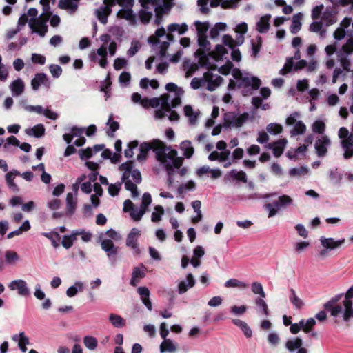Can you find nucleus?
<instances>
[{"label": "nucleus", "mask_w": 353, "mask_h": 353, "mask_svg": "<svg viewBox=\"0 0 353 353\" xmlns=\"http://www.w3.org/2000/svg\"><path fill=\"white\" fill-rule=\"evenodd\" d=\"M109 321L112 325L116 328H121L125 326L126 321L120 315L116 314H110L109 316Z\"/></svg>", "instance_id": "c9c22d12"}, {"label": "nucleus", "mask_w": 353, "mask_h": 353, "mask_svg": "<svg viewBox=\"0 0 353 353\" xmlns=\"http://www.w3.org/2000/svg\"><path fill=\"white\" fill-rule=\"evenodd\" d=\"M110 9L108 6L101 7L96 10L95 13L99 21L103 24L108 21V16L110 14Z\"/></svg>", "instance_id": "4c0bfd02"}, {"label": "nucleus", "mask_w": 353, "mask_h": 353, "mask_svg": "<svg viewBox=\"0 0 353 353\" xmlns=\"http://www.w3.org/2000/svg\"><path fill=\"white\" fill-rule=\"evenodd\" d=\"M343 296V294L335 295L323 305L325 310L329 312L330 315L333 317H337L341 315L343 318L346 310H347L350 306H352V301L343 300L341 303H339Z\"/></svg>", "instance_id": "20e7f679"}, {"label": "nucleus", "mask_w": 353, "mask_h": 353, "mask_svg": "<svg viewBox=\"0 0 353 353\" xmlns=\"http://www.w3.org/2000/svg\"><path fill=\"white\" fill-rule=\"evenodd\" d=\"M76 239L78 236H81V240L83 242H89L92 239V234L89 232H86L85 230L79 229L74 230Z\"/></svg>", "instance_id": "680f3d73"}, {"label": "nucleus", "mask_w": 353, "mask_h": 353, "mask_svg": "<svg viewBox=\"0 0 353 353\" xmlns=\"http://www.w3.org/2000/svg\"><path fill=\"white\" fill-rule=\"evenodd\" d=\"M74 241H76V238L73 230L70 235H64L63 236L61 244L65 248L69 249L72 246Z\"/></svg>", "instance_id": "4d7b16f0"}, {"label": "nucleus", "mask_w": 353, "mask_h": 353, "mask_svg": "<svg viewBox=\"0 0 353 353\" xmlns=\"http://www.w3.org/2000/svg\"><path fill=\"white\" fill-rule=\"evenodd\" d=\"M188 26L186 23H171L168 26V31L173 32L177 31L179 34H183L188 31Z\"/></svg>", "instance_id": "37998d69"}, {"label": "nucleus", "mask_w": 353, "mask_h": 353, "mask_svg": "<svg viewBox=\"0 0 353 353\" xmlns=\"http://www.w3.org/2000/svg\"><path fill=\"white\" fill-rule=\"evenodd\" d=\"M203 77L205 85V87L209 91H214L223 81L221 76L214 74L211 70L205 72Z\"/></svg>", "instance_id": "f8f14e48"}, {"label": "nucleus", "mask_w": 353, "mask_h": 353, "mask_svg": "<svg viewBox=\"0 0 353 353\" xmlns=\"http://www.w3.org/2000/svg\"><path fill=\"white\" fill-rule=\"evenodd\" d=\"M101 248L107 252V256L110 261L111 265H114L116 263L115 256L118 252V248L114 245L110 239H104L101 243Z\"/></svg>", "instance_id": "4468645a"}, {"label": "nucleus", "mask_w": 353, "mask_h": 353, "mask_svg": "<svg viewBox=\"0 0 353 353\" xmlns=\"http://www.w3.org/2000/svg\"><path fill=\"white\" fill-rule=\"evenodd\" d=\"M181 150L183 152V155L186 158H190L194 152V148L190 141L185 140L181 142L180 145Z\"/></svg>", "instance_id": "79ce46f5"}, {"label": "nucleus", "mask_w": 353, "mask_h": 353, "mask_svg": "<svg viewBox=\"0 0 353 353\" xmlns=\"http://www.w3.org/2000/svg\"><path fill=\"white\" fill-rule=\"evenodd\" d=\"M184 69L186 70L185 77H190L198 70V65L195 63H192L190 61H186L183 65Z\"/></svg>", "instance_id": "0e129e2a"}, {"label": "nucleus", "mask_w": 353, "mask_h": 353, "mask_svg": "<svg viewBox=\"0 0 353 353\" xmlns=\"http://www.w3.org/2000/svg\"><path fill=\"white\" fill-rule=\"evenodd\" d=\"M41 85H43L47 89H50L51 86L50 80L44 73L36 74L31 81V86L34 90H38Z\"/></svg>", "instance_id": "2eb2a0df"}, {"label": "nucleus", "mask_w": 353, "mask_h": 353, "mask_svg": "<svg viewBox=\"0 0 353 353\" xmlns=\"http://www.w3.org/2000/svg\"><path fill=\"white\" fill-rule=\"evenodd\" d=\"M107 55V48L103 45L96 51H92L89 54V58L92 61H97L98 60V57H100L101 59L99 61V65L103 68H105L108 65Z\"/></svg>", "instance_id": "ddd939ff"}, {"label": "nucleus", "mask_w": 353, "mask_h": 353, "mask_svg": "<svg viewBox=\"0 0 353 353\" xmlns=\"http://www.w3.org/2000/svg\"><path fill=\"white\" fill-rule=\"evenodd\" d=\"M288 141L285 139H281L272 143H269L265 146L268 149H272L275 157H279L283 152Z\"/></svg>", "instance_id": "5701e85b"}, {"label": "nucleus", "mask_w": 353, "mask_h": 353, "mask_svg": "<svg viewBox=\"0 0 353 353\" xmlns=\"http://www.w3.org/2000/svg\"><path fill=\"white\" fill-rule=\"evenodd\" d=\"M152 2V6H159L163 7L164 9L170 10L173 6L174 0H150Z\"/></svg>", "instance_id": "e2e57ef3"}, {"label": "nucleus", "mask_w": 353, "mask_h": 353, "mask_svg": "<svg viewBox=\"0 0 353 353\" xmlns=\"http://www.w3.org/2000/svg\"><path fill=\"white\" fill-rule=\"evenodd\" d=\"M164 214V209L161 205H156L154 211L152 213L151 221L157 223L161 220V216Z\"/></svg>", "instance_id": "6e6d98bb"}, {"label": "nucleus", "mask_w": 353, "mask_h": 353, "mask_svg": "<svg viewBox=\"0 0 353 353\" xmlns=\"http://www.w3.org/2000/svg\"><path fill=\"white\" fill-rule=\"evenodd\" d=\"M146 268L143 264L138 267H134L132 270V278L130 279V285L132 286H137L140 280L145 277L146 272Z\"/></svg>", "instance_id": "b1692460"}, {"label": "nucleus", "mask_w": 353, "mask_h": 353, "mask_svg": "<svg viewBox=\"0 0 353 353\" xmlns=\"http://www.w3.org/2000/svg\"><path fill=\"white\" fill-rule=\"evenodd\" d=\"M177 350V344L174 343L172 340L168 339L160 345V351L161 353H175Z\"/></svg>", "instance_id": "473e14b6"}, {"label": "nucleus", "mask_w": 353, "mask_h": 353, "mask_svg": "<svg viewBox=\"0 0 353 353\" xmlns=\"http://www.w3.org/2000/svg\"><path fill=\"white\" fill-rule=\"evenodd\" d=\"M199 49L195 52V56L199 59L201 63H204L207 59V53L210 52V43L207 39V37H197Z\"/></svg>", "instance_id": "9b49d317"}, {"label": "nucleus", "mask_w": 353, "mask_h": 353, "mask_svg": "<svg viewBox=\"0 0 353 353\" xmlns=\"http://www.w3.org/2000/svg\"><path fill=\"white\" fill-rule=\"evenodd\" d=\"M289 300L296 309L301 310L304 306L303 301L297 296L292 288L290 290Z\"/></svg>", "instance_id": "e433bc0d"}, {"label": "nucleus", "mask_w": 353, "mask_h": 353, "mask_svg": "<svg viewBox=\"0 0 353 353\" xmlns=\"http://www.w3.org/2000/svg\"><path fill=\"white\" fill-rule=\"evenodd\" d=\"M230 154V151H222L217 152L213 151L208 155V159L210 161H219V162H224L228 159Z\"/></svg>", "instance_id": "f704fd0d"}, {"label": "nucleus", "mask_w": 353, "mask_h": 353, "mask_svg": "<svg viewBox=\"0 0 353 353\" xmlns=\"http://www.w3.org/2000/svg\"><path fill=\"white\" fill-rule=\"evenodd\" d=\"M301 58L299 50H297L294 53L293 57H288L286 59L285 63L283 68H281L279 73L281 75H285L293 70L294 59L299 60Z\"/></svg>", "instance_id": "a878e982"}, {"label": "nucleus", "mask_w": 353, "mask_h": 353, "mask_svg": "<svg viewBox=\"0 0 353 353\" xmlns=\"http://www.w3.org/2000/svg\"><path fill=\"white\" fill-rule=\"evenodd\" d=\"M152 203V197L150 193L145 192L142 196V203L139 208H134L130 213L131 218L135 221H140L148 210V206Z\"/></svg>", "instance_id": "9d476101"}, {"label": "nucleus", "mask_w": 353, "mask_h": 353, "mask_svg": "<svg viewBox=\"0 0 353 353\" xmlns=\"http://www.w3.org/2000/svg\"><path fill=\"white\" fill-rule=\"evenodd\" d=\"M293 203V199L288 195H281L272 203L264 205L263 208L268 212V217L272 218L279 214L281 210L287 208Z\"/></svg>", "instance_id": "39448f33"}, {"label": "nucleus", "mask_w": 353, "mask_h": 353, "mask_svg": "<svg viewBox=\"0 0 353 353\" xmlns=\"http://www.w3.org/2000/svg\"><path fill=\"white\" fill-rule=\"evenodd\" d=\"M270 14H265L262 16L256 24V30L261 34L267 32L270 27Z\"/></svg>", "instance_id": "cd10ccee"}, {"label": "nucleus", "mask_w": 353, "mask_h": 353, "mask_svg": "<svg viewBox=\"0 0 353 353\" xmlns=\"http://www.w3.org/2000/svg\"><path fill=\"white\" fill-rule=\"evenodd\" d=\"M337 11L333 7L327 6L322 14L321 21L326 26L334 24L337 21Z\"/></svg>", "instance_id": "aec40b11"}, {"label": "nucleus", "mask_w": 353, "mask_h": 353, "mask_svg": "<svg viewBox=\"0 0 353 353\" xmlns=\"http://www.w3.org/2000/svg\"><path fill=\"white\" fill-rule=\"evenodd\" d=\"M195 285V280L192 274H188L186 279L181 281L178 284V292L179 294H184L189 288H192Z\"/></svg>", "instance_id": "393cba45"}, {"label": "nucleus", "mask_w": 353, "mask_h": 353, "mask_svg": "<svg viewBox=\"0 0 353 353\" xmlns=\"http://www.w3.org/2000/svg\"><path fill=\"white\" fill-rule=\"evenodd\" d=\"M42 235L46 237L47 239H50L52 243V245L57 248L59 247V243H57V240L54 239V236L57 237V239H59L60 236L57 232H43L42 233Z\"/></svg>", "instance_id": "338daca9"}, {"label": "nucleus", "mask_w": 353, "mask_h": 353, "mask_svg": "<svg viewBox=\"0 0 353 353\" xmlns=\"http://www.w3.org/2000/svg\"><path fill=\"white\" fill-rule=\"evenodd\" d=\"M319 241L323 249L318 253V256L321 259H324L329 256L330 251L338 249L342 246L344 244L345 239H341L339 240H334L333 238H327L323 236H321Z\"/></svg>", "instance_id": "423d86ee"}, {"label": "nucleus", "mask_w": 353, "mask_h": 353, "mask_svg": "<svg viewBox=\"0 0 353 353\" xmlns=\"http://www.w3.org/2000/svg\"><path fill=\"white\" fill-rule=\"evenodd\" d=\"M79 3L74 0H59L58 3L59 8L66 11L70 15L74 14L79 8Z\"/></svg>", "instance_id": "4be33fe9"}, {"label": "nucleus", "mask_w": 353, "mask_h": 353, "mask_svg": "<svg viewBox=\"0 0 353 353\" xmlns=\"http://www.w3.org/2000/svg\"><path fill=\"white\" fill-rule=\"evenodd\" d=\"M12 339L13 341L17 342L18 345H28L30 344L29 339L24 332L13 335Z\"/></svg>", "instance_id": "3c124183"}, {"label": "nucleus", "mask_w": 353, "mask_h": 353, "mask_svg": "<svg viewBox=\"0 0 353 353\" xmlns=\"http://www.w3.org/2000/svg\"><path fill=\"white\" fill-rule=\"evenodd\" d=\"M301 18H302V14L298 13L293 16L292 25L290 26V32L292 34H296L301 28Z\"/></svg>", "instance_id": "a19ab883"}, {"label": "nucleus", "mask_w": 353, "mask_h": 353, "mask_svg": "<svg viewBox=\"0 0 353 353\" xmlns=\"http://www.w3.org/2000/svg\"><path fill=\"white\" fill-rule=\"evenodd\" d=\"M139 294L141 296L142 303L145 305L148 310H152V305L150 300V290L147 287H139L137 289Z\"/></svg>", "instance_id": "c85d7f7f"}, {"label": "nucleus", "mask_w": 353, "mask_h": 353, "mask_svg": "<svg viewBox=\"0 0 353 353\" xmlns=\"http://www.w3.org/2000/svg\"><path fill=\"white\" fill-rule=\"evenodd\" d=\"M76 199L74 197L73 194L71 192L68 193L66 196V208L69 214H73L76 208Z\"/></svg>", "instance_id": "de8ad7c7"}, {"label": "nucleus", "mask_w": 353, "mask_h": 353, "mask_svg": "<svg viewBox=\"0 0 353 353\" xmlns=\"http://www.w3.org/2000/svg\"><path fill=\"white\" fill-rule=\"evenodd\" d=\"M84 345L90 350H94L98 345L97 339L92 336H85L83 338Z\"/></svg>", "instance_id": "864d4df0"}, {"label": "nucleus", "mask_w": 353, "mask_h": 353, "mask_svg": "<svg viewBox=\"0 0 353 353\" xmlns=\"http://www.w3.org/2000/svg\"><path fill=\"white\" fill-rule=\"evenodd\" d=\"M140 235V231L137 228H133L126 239V245L134 250L137 253L140 252L137 243V240Z\"/></svg>", "instance_id": "412c9836"}, {"label": "nucleus", "mask_w": 353, "mask_h": 353, "mask_svg": "<svg viewBox=\"0 0 353 353\" xmlns=\"http://www.w3.org/2000/svg\"><path fill=\"white\" fill-rule=\"evenodd\" d=\"M5 260L8 264H13L19 260V256L14 251L7 250L5 253Z\"/></svg>", "instance_id": "052dcab7"}, {"label": "nucleus", "mask_w": 353, "mask_h": 353, "mask_svg": "<svg viewBox=\"0 0 353 353\" xmlns=\"http://www.w3.org/2000/svg\"><path fill=\"white\" fill-rule=\"evenodd\" d=\"M25 132L28 136L40 138L44 135L45 128L43 124H37L32 128L26 129Z\"/></svg>", "instance_id": "72a5a7b5"}, {"label": "nucleus", "mask_w": 353, "mask_h": 353, "mask_svg": "<svg viewBox=\"0 0 353 353\" xmlns=\"http://www.w3.org/2000/svg\"><path fill=\"white\" fill-rule=\"evenodd\" d=\"M185 117L188 118L189 123L192 125L196 124L199 117V111H194L191 105H187L183 108Z\"/></svg>", "instance_id": "c756f323"}, {"label": "nucleus", "mask_w": 353, "mask_h": 353, "mask_svg": "<svg viewBox=\"0 0 353 353\" xmlns=\"http://www.w3.org/2000/svg\"><path fill=\"white\" fill-rule=\"evenodd\" d=\"M330 144L331 141L327 136H322L319 138L314 145L317 155L320 157L325 156Z\"/></svg>", "instance_id": "dca6fc26"}, {"label": "nucleus", "mask_w": 353, "mask_h": 353, "mask_svg": "<svg viewBox=\"0 0 353 353\" xmlns=\"http://www.w3.org/2000/svg\"><path fill=\"white\" fill-rule=\"evenodd\" d=\"M194 24L196 27L197 37H206V33L210 27L209 23L196 21Z\"/></svg>", "instance_id": "ea45409f"}, {"label": "nucleus", "mask_w": 353, "mask_h": 353, "mask_svg": "<svg viewBox=\"0 0 353 353\" xmlns=\"http://www.w3.org/2000/svg\"><path fill=\"white\" fill-rule=\"evenodd\" d=\"M8 288L11 290H17L19 295L28 296L30 295V290L27 283L22 279L14 280L8 284Z\"/></svg>", "instance_id": "a211bd4d"}, {"label": "nucleus", "mask_w": 353, "mask_h": 353, "mask_svg": "<svg viewBox=\"0 0 353 353\" xmlns=\"http://www.w3.org/2000/svg\"><path fill=\"white\" fill-rule=\"evenodd\" d=\"M353 52V38L349 39L342 48L336 52L338 61L344 70L349 72L350 70V61L348 59L349 55Z\"/></svg>", "instance_id": "0eeeda50"}, {"label": "nucleus", "mask_w": 353, "mask_h": 353, "mask_svg": "<svg viewBox=\"0 0 353 353\" xmlns=\"http://www.w3.org/2000/svg\"><path fill=\"white\" fill-rule=\"evenodd\" d=\"M150 150H153L157 160L168 172L172 171L174 168H179L183 164V159L177 156V151L159 139H154L151 143H142L139 146L137 161H145Z\"/></svg>", "instance_id": "f257e3e1"}, {"label": "nucleus", "mask_w": 353, "mask_h": 353, "mask_svg": "<svg viewBox=\"0 0 353 353\" xmlns=\"http://www.w3.org/2000/svg\"><path fill=\"white\" fill-rule=\"evenodd\" d=\"M229 175L231 178L236 179L239 181H241L243 183L247 182L246 173L242 170L238 171L236 169L231 170L229 172Z\"/></svg>", "instance_id": "8fccbe9b"}, {"label": "nucleus", "mask_w": 353, "mask_h": 353, "mask_svg": "<svg viewBox=\"0 0 353 353\" xmlns=\"http://www.w3.org/2000/svg\"><path fill=\"white\" fill-rule=\"evenodd\" d=\"M303 345V341L301 338H295L288 340L285 343V347L290 351L293 352L299 350Z\"/></svg>", "instance_id": "c03bdc74"}, {"label": "nucleus", "mask_w": 353, "mask_h": 353, "mask_svg": "<svg viewBox=\"0 0 353 353\" xmlns=\"http://www.w3.org/2000/svg\"><path fill=\"white\" fill-rule=\"evenodd\" d=\"M224 285L228 288H238L240 289H245L248 288V284L236 279H230L225 283Z\"/></svg>", "instance_id": "49530a36"}, {"label": "nucleus", "mask_w": 353, "mask_h": 353, "mask_svg": "<svg viewBox=\"0 0 353 353\" xmlns=\"http://www.w3.org/2000/svg\"><path fill=\"white\" fill-rule=\"evenodd\" d=\"M34 112L38 114H43L46 117L52 119V120H56L58 118V114L51 111L48 108H43L41 105H36V109L34 110Z\"/></svg>", "instance_id": "58836bf2"}, {"label": "nucleus", "mask_w": 353, "mask_h": 353, "mask_svg": "<svg viewBox=\"0 0 353 353\" xmlns=\"http://www.w3.org/2000/svg\"><path fill=\"white\" fill-rule=\"evenodd\" d=\"M119 170L123 172L121 179L125 188L131 192L132 198L138 197L139 192L136 184L141 182V172L138 170H132L131 162L122 163L119 166Z\"/></svg>", "instance_id": "f03ea898"}, {"label": "nucleus", "mask_w": 353, "mask_h": 353, "mask_svg": "<svg viewBox=\"0 0 353 353\" xmlns=\"http://www.w3.org/2000/svg\"><path fill=\"white\" fill-rule=\"evenodd\" d=\"M107 125H109L110 130L111 131L110 132L109 131L107 132L108 135L110 136V137H113L114 136V132L117 130H118V128L119 127V123L117 122V121H112V115H110L109 117L108 121L107 122Z\"/></svg>", "instance_id": "774afa93"}, {"label": "nucleus", "mask_w": 353, "mask_h": 353, "mask_svg": "<svg viewBox=\"0 0 353 353\" xmlns=\"http://www.w3.org/2000/svg\"><path fill=\"white\" fill-rule=\"evenodd\" d=\"M143 9L140 11L139 17L143 23H148L152 17V11L149 10L152 8V2L150 0H139Z\"/></svg>", "instance_id": "6ab92c4d"}, {"label": "nucleus", "mask_w": 353, "mask_h": 353, "mask_svg": "<svg viewBox=\"0 0 353 353\" xmlns=\"http://www.w3.org/2000/svg\"><path fill=\"white\" fill-rule=\"evenodd\" d=\"M241 0H211L210 6L215 8L219 5L223 8H234Z\"/></svg>", "instance_id": "7c9ffc66"}, {"label": "nucleus", "mask_w": 353, "mask_h": 353, "mask_svg": "<svg viewBox=\"0 0 353 353\" xmlns=\"http://www.w3.org/2000/svg\"><path fill=\"white\" fill-rule=\"evenodd\" d=\"M19 175H20V172L18 170H13L8 172L5 176V179H6L7 185L13 192H18L19 191V187L14 181V178L17 176H19Z\"/></svg>", "instance_id": "bb28decb"}, {"label": "nucleus", "mask_w": 353, "mask_h": 353, "mask_svg": "<svg viewBox=\"0 0 353 353\" xmlns=\"http://www.w3.org/2000/svg\"><path fill=\"white\" fill-rule=\"evenodd\" d=\"M83 289V283L81 281L75 282L74 285L68 288L66 294L69 297L74 296L78 291H82Z\"/></svg>", "instance_id": "603ef678"}, {"label": "nucleus", "mask_w": 353, "mask_h": 353, "mask_svg": "<svg viewBox=\"0 0 353 353\" xmlns=\"http://www.w3.org/2000/svg\"><path fill=\"white\" fill-rule=\"evenodd\" d=\"M249 114L248 113L236 114L234 112H227L224 114L223 126L226 128H240L248 121Z\"/></svg>", "instance_id": "1a4fd4ad"}, {"label": "nucleus", "mask_w": 353, "mask_h": 353, "mask_svg": "<svg viewBox=\"0 0 353 353\" xmlns=\"http://www.w3.org/2000/svg\"><path fill=\"white\" fill-rule=\"evenodd\" d=\"M268 132H269L271 134H278L282 132L283 131V127L281 125L276 123H270L266 127Z\"/></svg>", "instance_id": "69168bd1"}, {"label": "nucleus", "mask_w": 353, "mask_h": 353, "mask_svg": "<svg viewBox=\"0 0 353 353\" xmlns=\"http://www.w3.org/2000/svg\"><path fill=\"white\" fill-rule=\"evenodd\" d=\"M10 88L12 95L14 97H18L23 92L25 85L23 81L18 78L10 84Z\"/></svg>", "instance_id": "2f4dec72"}, {"label": "nucleus", "mask_w": 353, "mask_h": 353, "mask_svg": "<svg viewBox=\"0 0 353 353\" xmlns=\"http://www.w3.org/2000/svg\"><path fill=\"white\" fill-rule=\"evenodd\" d=\"M233 77L238 81V87L243 89L245 95L251 94L252 90H256L261 85V80L249 73L243 74L239 69L235 68L232 72Z\"/></svg>", "instance_id": "7ed1b4c3"}, {"label": "nucleus", "mask_w": 353, "mask_h": 353, "mask_svg": "<svg viewBox=\"0 0 353 353\" xmlns=\"http://www.w3.org/2000/svg\"><path fill=\"white\" fill-rule=\"evenodd\" d=\"M227 25L225 23H216L213 28L210 30V36L212 39L217 38L221 32L225 30Z\"/></svg>", "instance_id": "a18cd8bd"}, {"label": "nucleus", "mask_w": 353, "mask_h": 353, "mask_svg": "<svg viewBox=\"0 0 353 353\" xmlns=\"http://www.w3.org/2000/svg\"><path fill=\"white\" fill-rule=\"evenodd\" d=\"M162 105L164 106H166V112H167V117L170 121H176L179 119V114L175 111H171L170 110V99H163L162 101Z\"/></svg>", "instance_id": "09e8293b"}, {"label": "nucleus", "mask_w": 353, "mask_h": 353, "mask_svg": "<svg viewBox=\"0 0 353 353\" xmlns=\"http://www.w3.org/2000/svg\"><path fill=\"white\" fill-rule=\"evenodd\" d=\"M301 114L298 112L292 113L285 119V124L288 126L293 125L290 134L292 137L303 134L306 131V125L304 123L299 120Z\"/></svg>", "instance_id": "6e6552de"}, {"label": "nucleus", "mask_w": 353, "mask_h": 353, "mask_svg": "<svg viewBox=\"0 0 353 353\" xmlns=\"http://www.w3.org/2000/svg\"><path fill=\"white\" fill-rule=\"evenodd\" d=\"M152 8H154V12L156 14V19L154 20V23L157 26H159L161 23L163 21V14L168 12V10L163 8L162 6H152Z\"/></svg>", "instance_id": "5fc2aeb1"}, {"label": "nucleus", "mask_w": 353, "mask_h": 353, "mask_svg": "<svg viewBox=\"0 0 353 353\" xmlns=\"http://www.w3.org/2000/svg\"><path fill=\"white\" fill-rule=\"evenodd\" d=\"M254 303L260 308V312L263 313L265 316L269 314L268 305L264 301V298L257 297L255 299Z\"/></svg>", "instance_id": "bf43d9fd"}, {"label": "nucleus", "mask_w": 353, "mask_h": 353, "mask_svg": "<svg viewBox=\"0 0 353 353\" xmlns=\"http://www.w3.org/2000/svg\"><path fill=\"white\" fill-rule=\"evenodd\" d=\"M251 290L254 294L259 295V297L265 298L266 296L263 285L259 282H253L251 285Z\"/></svg>", "instance_id": "13d9d810"}, {"label": "nucleus", "mask_w": 353, "mask_h": 353, "mask_svg": "<svg viewBox=\"0 0 353 353\" xmlns=\"http://www.w3.org/2000/svg\"><path fill=\"white\" fill-rule=\"evenodd\" d=\"M29 26L32 32L37 33L41 37H43L48 31L46 21L41 19H31L29 21Z\"/></svg>", "instance_id": "f3484780"}]
</instances>
